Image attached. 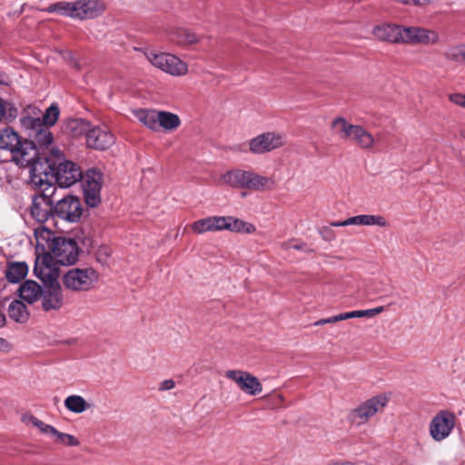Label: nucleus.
<instances>
[{
	"label": "nucleus",
	"mask_w": 465,
	"mask_h": 465,
	"mask_svg": "<svg viewBox=\"0 0 465 465\" xmlns=\"http://www.w3.org/2000/svg\"><path fill=\"white\" fill-rule=\"evenodd\" d=\"M60 114V110L56 104L50 105L43 114L44 124L50 127L53 126L58 120Z\"/></svg>",
	"instance_id": "38"
},
{
	"label": "nucleus",
	"mask_w": 465,
	"mask_h": 465,
	"mask_svg": "<svg viewBox=\"0 0 465 465\" xmlns=\"http://www.w3.org/2000/svg\"><path fill=\"white\" fill-rule=\"evenodd\" d=\"M326 319H327V324L335 323V322H340L338 314L331 316V317H328Z\"/></svg>",
	"instance_id": "52"
},
{
	"label": "nucleus",
	"mask_w": 465,
	"mask_h": 465,
	"mask_svg": "<svg viewBox=\"0 0 465 465\" xmlns=\"http://www.w3.org/2000/svg\"><path fill=\"white\" fill-rule=\"evenodd\" d=\"M30 183L37 187L41 193L35 196V198H45V200L54 206L53 196L57 191L54 184L47 182V173L43 171V165L40 159L35 161L30 166Z\"/></svg>",
	"instance_id": "11"
},
{
	"label": "nucleus",
	"mask_w": 465,
	"mask_h": 465,
	"mask_svg": "<svg viewBox=\"0 0 465 465\" xmlns=\"http://www.w3.org/2000/svg\"><path fill=\"white\" fill-rule=\"evenodd\" d=\"M456 415L450 410H440L430 419L428 430L430 437L435 442H441L448 439L456 426Z\"/></svg>",
	"instance_id": "5"
},
{
	"label": "nucleus",
	"mask_w": 465,
	"mask_h": 465,
	"mask_svg": "<svg viewBox=\"0 0 465 465\" xmlns=\"http://www.w3.org/2000/svg\"><path fill=\"white\" fill-rule=\"evenodd\" d=\"M449 99L454 104L465 109V94L460 93L451 94Z\"/></svg>",
	"instance_id": "45"
},
{
	"label": "nucleus",
	"mask_w": 465,
	"mask_h": 465,
	"mask_svg": "<svg viewBox=\"0 0 465 465\" xmlns=\"http://www.w3.org/2000/svg\"><path fill=\"white\" fill-rule=\"evenodd\" d=\"M439 39V34L434 30L420 26H401V44L430 45L437 44Z\"/></svg>",
	"instance_id": "12"
},
{
	"label": "nucleus",
	"mask_w": 465,
	"mask_h": 465,
	"mask_svg": "<svg viewBox=\"0 0 465 465\" xmlns=\"http://www.w3.org/2000/svg\"><path fill=\"white\" fill-rule=\"evenodd\" d=\"M22 420L25 424L35 427L41 433L49 436L55 444H60L65 447H77L80 445V440L75 436L61 432L54 426L45 423L32 414H24L22 416Z\"/></svg>",
	"instance_id": "7"
},
{
	"label": "nucleus",
	"mask_w": 465,
	"mask_h": 465,
	"mask_svg": "<svg viewBox=\"0 0 465 465\" xmlns=\"http://www.w3.org/2000/svg\"><path fill=\"white\" fill-rule=\"evenodd\" d=\"M103 183V173L96 169L88 170L84 178V194L87 205L95 207L101 201L100 193Z\"/></svg>",
	"instance_id": "14"
},
{
	"label": "nucleus",
	"mask_w": 465,
	"mask_h": 465,
	"mask_svg": "<svg viewBox=\"0 0 465 465\" xmlns=\"http://www.w3.org/2000/svg\"><path fill=\"white\" fill-rule=\"evenodd\" d=\"M64 403L69 411L76 414L83 413L91 407L84 397L76 394L66 397Z\"/></svg>",
	"instance_id": "33"
},
{
	"label": "nucleus",
	"mask_w": 465,
	"mask_h": 465,
	"mask_svg": "<svg viewBox=\"0 0 465 465\" xmlns=\"http://www.w3.org/2000/svg\"><path fill=\"white\" fill-rule=\"evenodd\" d=\"M272 185L273 181L272 178L249 171L246 189L262 191L270 188Z\"/></svg>",
	"instance_id": "32"
},
{
	"label": "nucleus",
	"mask_w": 465,
	"mask_h": 465,
	"mask_svg": "<svg viewBox=\"0 0 465 465\" xmlns=\"http://www.w3.org/2000/svg\"><path fill=\"white\" fill-rule=\"evenodd\" d=\"M49 252L57 263L67 265L77 261L79 250L74 240L66 237H56L53 240Z\"/></svg>",
	"instance_id": "9"
},
{
	"label": "nucleus",
	"mask_w": 465,
	"mask_h": 465,
	"mask_svg": "<svg viewBox=\"0 0 465 465\" xmlns=\"http://www.w3.org/2000/svg\"><path fill=\"white\" fill-rule=\"evenodd\" d=\"M85 141L87 147L104 151L114 143L115 138L106 126H90L85 135Z\"/></svg>",
	"instance_id": "17"
},
{
	"label": "nucleus",
	"mask_w": 465,
	"mask_h": 465,
	"mask_svg": "<svg viewBox=\"0 0 465 465\" xmlns=\"http://www.w3.org/2000/svg\"><path fill=\"white\" fill-rule=\"evenodd\" d=\"M98 281V273L93 268H72L64 273L63 285L73 292L91 290Z\"/></svg>",
	"instance_id": "4"
},
{
	"label": "nucleus",
	"mask_w": 465,
	"mask_h": 465,
	"mask_svg": "<svg viewBox=\"0 0 465 465\" xmlns=\"http://www.w3.org/2000/svg\"><path fill=\"white\" fill-rule=\"evenodd\" d=\"M323 324H327V319L326 318L318 320V321L313 322L314 326H321V325H323Z\"/></svg>",
	"instance_id": "53"
},
{
	"label": "nucleus",
	"mask_w": 465,
	"mask_h": 465,
	"mask_svg": "<svg viewBox=\"0 0 465 465\" xmlns=\"http://www.w3.org/2000/svg\"><path fill=\"white\" fill-rule=\"evenodd\" d=\"M34 272L45 286L59 284L57 281L58 269L56 268L53 257L49 252L45 253L41 259H36Z\"/></svg>",
	"instance_id": "16"
},
{
	"label": "nucleus",
	"mask_w": 465,
	"mask_h": 465,
	"mask_svg": "<svg viewBox=\"0 0 465 465\" xmlns=\"http://www.w3.org/2000/svg\"><path fill=\"white\" fill-rule=\"evenodd\" d=\"M17 116V109L11 104L0 98V121L14 119Z\"/></svg>",
	"instance_id": "40"
},
{
	"label": "nucleus",
	"mask_w": 465,
	"mask_h": 465,
	"mask_svg": "<svg viewBox=\"0 0 465 465\" xmlns=\"http://www.w3.org/2000/svg\"><path fill=\"white\" fill-rule=\"evenodd\" d=\"M42 291L36 282L26 281L19 288V296L23 301L32 304L41 296Z\"/></svg>",
	"instance_id": "27"
},
{
	"label": "nucleus",
	"mask_w": 465,
	"mask_h": 465,
	"mask_svg": "<svg viewBox=\"0 0 465 465\" xmlns=\"http://www.w3.org/2000/svg\"><path fill=\"white\" fill-rule=\"evenodd\" d=\"M21 126L26 133L30 141L37 152V148L45 149L52 145L54 135L50 127L44 124L41 117L25 114L20 119Z\"/></svg>",
	"instance_id": "3"
},
{
	"label": "nucleus",
	"mask_w": 465,
	"mask_h": 465,
	"mask_svg": "<svg viewBox=\"0 0 465 465\" xmlns=\"http://www.w3.org/2000/svg\"><path fill=\"white\" fill-rule=\"evenodd\" d=\"M49 169L54 173L56 183L62 188H67L83 179V172L74 162L63 160L56 164L50 162Z\"/></svg>",
	"instance_id": "8"
},
{
	"label": "nucleus",
	"mask_w": 465,
	"mask_h": 465,
	"mask_svg": "<svg viewBox=\"0 0 465 465\" xmlns=\"http://www.w3.org/2000/svg\"><path fill=\"white\" fill-rule=\"evenodd\" d=\"M349 124L344 117H336L331 121V127L336 136L341 139L345 129Z\"/></svg>",
	"instance_id": "41"
},
{
	"label": "nucleus",
	"mask_w": 465,
	"mask_h": 465,
	"mask_svg": "<svg viewBox=\"0 0 465 465\" xmlns=\"http://www.w3.org/2000/svg\"><path fill=\"white\" fill-rule=\"evenodd\" d=\"M145 57L154 67L173 76H183L188 73L187 64L170 53L147 51Z\"/></svg>",
	"instance_id": "6"
},
{
	"label": "nucleus",
	"mask_w": 465,
	"mask_h": 465,
	"mask_svg": "<svg viewBox=\"0 0 465 465\" xmlns=\"http://www.w3.org/2000/svg\"><path fill=\"white\" fill-rule=\"evenodd\" d=\"M357 125L358 124H352L349 122V124L345 129V132L341 137V140L351 142L353 137V134H354Z\"/></svg>",
	"instance_id": "46"
},
{
	"label": "nucleus",
	"mask_w": 465,
	"mask_h": 465,
	"mask_svg": "<svg viewBox=\"0 0 465 465\" xmlns=\"http://www.w3.org/2000/svg\"><path fill=\"white\" fill-rule=\"evenodd\" d=\"M332 227L333 226L331 225V223L329 226H323L320 230V232H319L320 235L325 242H332L335 240L336 234H335V232L333 231Z\"/></svg>",
	"instance_id": "44"
},
{
	"label": "nucleus",
	"mask_w": 465,
	"mask_h": 465,
	"mask_svg": "<svg viewBox=\"0 0 465 465\" xmlns=\"http://www.w3.org/2000/svg\"><path fill=\"white\" fill-rule=\"evenodd\" d=\"M35 238L36 241V249L42 252L49 251L53 240L55 238L54 232L43 225L35 229Z\"/></svg>",
	"instance_id": "29"
},
{
	"label": "nucleus",
	"mask_w": 465,
	"mask_h": 465,
	"mask_svg": "<svg viewBox=\"0 0 465 465\" xmlns=\"http://www.w3.org/2000/svg\"><path fill=\"white\" fill-rule=\"evenodd\" d=\"M61 160H64L63 152L59 148L52 147L50 149V155L45 159L47 165L49 166L50 162H55L58 164V163L62 162Z\"/></svg>",
	"instance_id": "43"
},
{
	"label": "nucleus",
	"mask_w": 465,
	"mask_h": 465,
	"mask_svg": "<svg viewBox=\"0 0 465 465\" xmlns=\"http://www.w3.org/2000/svg\"><path fill=\"white\" fill-rule=\"evenodd\" d=\"M351 143L361 149L370 150L375 146L376 141L373 135L362 125L358 124Z\"/></svg>",
	"instance_id": "26"
},
{
	"label": "nucleus",
	"mask_w": 465,
	"mask_h": 465,
	"mask_svg": "<svg viewBox=\"0 0 465 465\" xmlns=\"http://www.w3.org/2000/svg\"><path fill=\"white\" fill-rule=\"evenodd\" d=\"M90 126L91 124L84 119H74L69 123V128L75 135H86Z\"/></svg>",
	"instance_id": "39"
},
{
	"label": "nucleus",
	"mask_w": 465,
	"mask_h": 465,
	"mask_svg": "<svg viewBox=\"0 0 465 465\" xmlns=\"http://www.w3.org/2000/svg\"><path fill=\"white\" fill-rule=\"evenodd\" d=\"M42 306L46 312L60 310L64 304L63 291L60 284L45 286L42 291Z\"/></svg>",
	"instance_id": "20"
},
{
	"label": "nucleus",
	"mask_w": 465,
	"mask_h": 465,
	"mask_svg": "<svg viewBox=\"0 0 465 465\" xmlns=\"http://www.w3.org/2000/svg\"><path fill=\"white\" fill-rule=\"evenodd\" d=\"M8 314L11 319L17 322H25L28 318L26 306L18 300L11 302L8 307Z\"/></svg>",
	"instance_id": "36"
},
{
	"label": "nucleus",
	"mask_w": 465,
	"mask_h": 465,
	"mask_svg": "<svg viewBox=\"0 0 465 465\" xmlns=\"http://www.w3.org/2000/svg\"><path fill=\"white\" fill-rule=\"evenodd\" d=\"M249 171L232 169L221 174L217 183L236 189H246Z\"/></svg>",
	"instance_id": "22"
},
{
	"label": "nucleus",
	"mask_w": 465,
	"mask_h": 465,
	"mask_svg": "<svg viewBox=\"0 0 465 465\" xmlns=\"http://www.w3.org/2000/svg\"><path fill=\"white\" fill-rule=\"evenodd\" d=\"M390 400L391 394L388 392L372 396L351 409L347 415V420L352 426L360 427L364 425L377 413L382 412Z\"/></svg>",
	"instance_id": "2"
},
{
	"label": "nucleus",
	"mask_w": 465,
	"mask_h": 465,
	"mask_svg": "<svg viewBox=\"0 0 465 465\" xmlns=\"http://www.w3.org/2000/svg\"><path fill=\"white\" fill-rule=\"evenodd\" d=\"M224 216H208L193 222L191 229L197 234L223 231Z\"/></svg>",
	"instance_id": "23"
},
{
	"label": "nucleus",
	"mask_w": 465,
	"mask_h": 465,
	"mask_svg": "<svg viewBox=\"0 0 465 465\" xmlns=\"http://www.w3.org/2000/svg\"><path fill=\"white\" fill-rule=\"evenodd\" d=\"M306 244L304 242H299L293 240V243L292 245L293 250L302 251L304 250Z\"/></svg>",
	"instance_id": "49"
},
{
	"label": "nucleus",
	"mask_w": 465,
	"mask_h": 465,
	"mask_svg": "<svg viewBox=\"0 0 465 465\" xmlns=\"http://www.w3.org/2000/svg\"><path fill=\"white\" fill-rule=\"evenodd\" d=\"M28 272V266L25 262H12L5 271V276L10 282H18L23 280Z\"/></svg>",
	"instance_id": "34"
},
{
	"label": "nucleus",
	"mask_w": 465,
	"mask_h": 465,
	"mask_svg": "<svg viewBox=\"0 0 465 465\" xmlns=\"http://www.w3.org/2000/svg\"><path fill=\"white\" fill-rule=\"evenodd\" d=\"M293 243V240L283 242L281 243V248L284 251H290L292 249V245Z\"/></svg>",
	"instance_id": "51"
},
{
	"label": "nucleus",
	"mask_w": 465,
	"mask_h": 465,
	"mask_svg": "<svg viewBox=\"0 0 465 465\" xmlns=\"http://www.w3.org/2000/svg\"><path fill=\"white\" fill-rule=\"evenodd\" d=\"M45 12L52 14L58 13L62 15L70 17L72 19H75L74 16V1L73 2H65L60 1L54 4L48 5L44 9Z\"/></svg>",
	"instance_id": "35"
},
{
	"label": "nucleus",
	"mask_w": 465,
	"mask_h": 465,
	"mask_svg": "<svg viewBox=\"0 0 465 465\" xmlns=\"http://www.w3.org/2000/svg\"><path fill=\"white\" fill-rule=\"evenodd\" d=\"M174 386H175V382L172 379L164 380L161 382V384L159 386V390L160 391H169V390L173 389Z\"/></svg>",
	"instance_id": "47"
},
{
	"label": "nucleus",
	"mask_w": 465,
	"mask_h": 465,
	"mask_svg": "<svg viewBox=\"0 0 465 465\" xmlns=\"http://www.w3.org/2000/svg\"><path fill=\"white\" fill-rule=\"evenodd\" d=\"M158 110L138 109L134 112L135 117L148 129L157 131Z\"/></svg>",
	"instance_id": "30"
},
{
	"label": "nucleus",
	"mask_w": 465,
	"mask_h": 465,
	"mask_svg": "<svg viewBox=\"0 0 465 465\" xmlns=\"http://www.w3.org/2000/svg\"><path fill=\"white\" fill-rule=\"evenodd\" d=\"M0 148L9 151L12 160L22 167H29L39 159L32 143L22 142L18 134L9 127L0 130Z\"/></svg>",
	"instance_id": "1"
},
{
	"label": "nucleus",
	"mask_w": 465,
	"mask_h": 465,
	"mask_svg": "<svg viewBox=\"0 0 465 465\" xmlns=\"http://www.w3.org/2000/svg\"><path fill=\"white\" fill-rule=\"evenodd\" d=\"M276 399L279 402H282L283 401V397L282 395H278Z\"/></svg>",
	"instance_id": "55"
},
{
	"label": "nucleus",
	"mask_w": 465,
	"mask_h": 465,
	"mask_svg": "<svg viewBox=\"0 0 465 465\" xmlns=\"http://www.w3.org/2000/svg\"><path fill=\"white\" fill-rule=\"evenodd\" d=\"M401 26L396 24H381L372 28L373 36L381 42H389L391 44H401Z\"/></svg>",
	"instance_id": "21"
},
{
	"label": "nucleus",
	"mask_w": 465,
	"mask_h": 465,
	"mask_svg": "<svg viewBox=\"0 0 465 465\" xmlns=\"http://www.w3.org/2000/svg\"><path fill=\"white\" fill-rule=\"evenodd\" d=\"M74 10L75 20L94 19L103 15L105 4L103 0H75Z\"/></svg>",
	"instance_id": "18"
},
{
	"label": "nucleus",
	"mask_w": 465,
	"mask_h": 465,
	"mask_svg": "<svg viewBox=\"0 0 465 465\" xmlns=\"http://www.w3.org/2000/svg\"><path fill=\"white\" fill-rule=\"evenodd\" d=\"M5 322V315L0 311V326L4 325Z\"/></svg>",
	"instance_id": "54"
},
{
	"label": "nucleus",
	"mask_w": 465,
	"mask_h": 465,
	"mask_svg": "<svg viewBox=\"0 0 465 465\" xmlns=\"http://www.w3.org/2000/svg\"><path fill=\"white\" fill-rule=\"evenodd\" d=\"M54 214L69 223H76L82 216V204L79 198L68 194L58 200L54 206Z\"/></svg>",
	"instance_id": "13"
},
{
	"label": "nucleus",
	"mask_w": 465,
	"mask_h": 465,
	"mask_svg": "<svg viewBox=\"0 0 465 465\" xmlns=\"http://www.w3.org/2000/svg\"><path fill=\"white\" fill-rule=\"evenodd\" d=\"M248 143L252 153L264 154L284 146L286 139L282 133L265 132L252 138Z\"/></svg>",
	"instance_id": "10"
},
{
	"label": "nucleus",
	"mask_w": 465,
	"mask_h": 465,
	"mask_svg": "<svg viewBox=\"0 0 465 465\" xmlns=\"http://www.w3.org/2000/svg\"><path fill=\"white\" fill-rule=\"evenodd\" d=\"M54 213V206L48 203L45 198H34L31 206V215L39 223H45Z\"/></svg>",
	"instance_id": "24"
},
{
	"label": "nucleus",
	"mask_w": 465,
	"mask_h": 465,
	"mask_svg": "<svg viewBox=\"0 0 465 465\" xmlns=\"http://www.w3.org/2000/svg\"><path fill=\"white\" fill-rule=\"evenodd\" d=\"M157 123V131L162 128L164 132H173L182 124L178 114L168 111H159Z\"/></svg>",
	"instance_id": "25"
},
{
	"label": "nucleus",
	"mask_w": 465,
	"mask_h": 465,
	"mask_svg": "<svg viewBox=\"0 0 465 465\" xmlns=\"http://www.w3.org/2000/svg\"><path fill=\"white\" fill-rule=\"evenodd\" d=\"M11 349L10 344L6 340L0 337V351H9Z\"/></svg>",
	"instance_id": "48"
},
{
	"label": "nucleus",
	"mask_w": 465,
	"mask_h": 465,
	"mask_svg": "<svg viewBox=\"0 0 465 465\" xmlns=\"http://www.w3.org/2000/svg\"><path fill=\"white\" fill-rule=\"evenodd\" d=\"M223 230L230 231L237 233H252L256 228L252 223H247L243 220L232 217L224 216Z\"/></svg>",
	"instance_id": "28"
},
{
	"label": "nucleus",
	"mask_w": 465,
	"mask_h": 465,
	"mask_svg": "<svg viewBox=\"0 0 465 465\" xmlns=\"http://www.w3.org/2000/svg\"><path fill=\"white\" fill-rule=\"evenodd\" d=\"M384 312L383 306H378L376 308L368 309V310H358L352 311L353 318H372L376 315Z\"/></svg>",
	"instance_id": "42"
},
{
	"label": "nucleus",
	"mask_w": 465,
	"mask_h": 465,
	"mask_svg": "<svg viewBox=\"0 0 465 465\" xmlns=\"http://www.w3.org/2000/svg\"><path fill=\"white\" fill-rule=\"evenodd\" d=\"M445 60L450 63L465 64V43L451 45L443 53Z\"/></svg>",
	"instance_id": "31"
},
{
	"label": "nucleus",
	"mask_w": 465,
	"mask_h": 465,
	"mask_svg": "<svg viewBox=\"0 0 465 465\" xmlns=\"http://www.w3.org/2000/svg\"><path fill=\"white\" fill-rule=\"evenodd\" d=\"M225 377L233 381L246 394L254 396L262 392V385L257 377L250 372L241 370H229L225 371Z\"/></svg>",
	"instance_id": "15"
},
{
	"label": "nucleus",
	"mask_w": 465,
	"mask_h": 465,
	"mask_svg": "<svg viewBox=\"0 0 465 465\" xmlns=\"http://www.w3.org/2000/svg\"><path fill=\"white\" fill-rule=\"evenodd\" d=\"M332 226L364 225L379 226L381 228L389 226V223L382 215L360 214L349 217L343 221L331 222Z\"/></svg>",
	"instance_id": "19"
},
{
	"label": "nucleus",
	"mask_w": 465,
	"mask_h": 465,
	"mask_svg": "<svg viewBox=\"0 0 465 465\" xmlns=\"http://www.w3.org/2000/svg\"><path fill=\"white\" fill-rule=\"evenodd\" d=\"M175 41L180 45H191L199 43L200 38L191 31L180 29L176 33Z\"/></svg>",
	"instance_id": "37"
},
{
	"label": "nucleus",
	"mask_w": 465,
	"mask_h": 465,
	"mask_svg": "<svg viewBox=\"0 0 465 465\" xmlns=\"http://www.w3.org/2000/svg\"><path fill=\"white\" fill-rule=\"evenodd\" d=\"M338 315H339L340 321H345V320L353 318L352 312H342V313H339Z\"/></svg>",
	"instance_id": "50"
}]
</instances>
